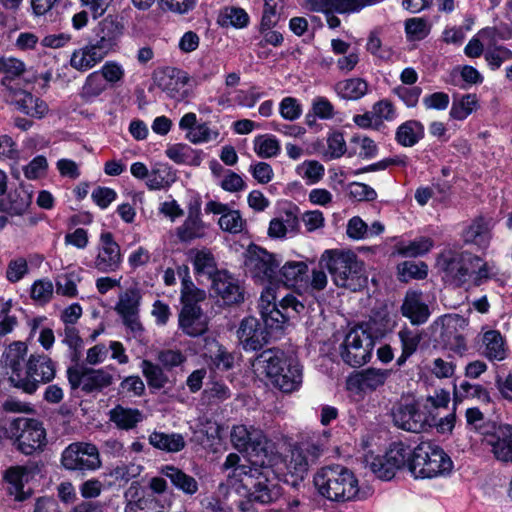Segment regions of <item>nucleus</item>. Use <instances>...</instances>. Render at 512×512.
Segmentation results:
<instances>
[{
    "label": "nucleus",
    "mask_w": 512,
    "mask_h": 512,
    "mask_svg": "<svg viewBox=\"0 0 512 512\" xmlns=\"http://www.w3.org/2000/svg\"><path fill=\"white\" fill-rule=\"evenodd\" d=\"M329 432L322 436L312 434L289 444L284 456L286 482L297 486L307 476L311 466L315 465L326 449Z\"/></svg>",
    "instance_id": "1"
},
{
    "label": "nucleus",
    "mask_w": 512,
    "mask_h": 512,
    "mask_svg": "<svg viewBox=\"0 0 512 512\" xmlns=\"http://www.w3.org/2000/svg\"><path fill=\"white\" fill-rule=\"evenodd\" d=\"M253 365L270 379L271 383L284 393L297 390L302 383V367L295 359H287L277 349L260 353Z\"/></svg>",
    "instance_id": "2"
},
{
    "label": "nucleus",
    "mask_w": 512,
    "mask_h": 512,
    "mask_svg": "<svg viewBox=\"0 0 512 512\" xmlns=\"http://www.w3.org/2000/svg\"><path fill=\"white\" fill-rule=\"evenodd\" d=\"M318 492L332 501H353L361 499L358 479L342 465L322 467L314 476Z\"/></svg>",
    "instance_id": "3"
},
{
    "label": "nucleus",
    "mask_w": 512,
    "mask_h": 512,
    "mask_svg": "<svg viewBox=\"0 0 512 512\" xmlns=\"http://www.w3.org/2000/svg\"><path fill=\"white\" fill-rule=\"evenodd\" d=\"M452 470L453 462L450 456L437 444L423 441L413 449L409 471L415 478L445 477Z\"/></svg>",
    "instance_id": "4"
},
{
    "label": "nucleus",
    "mask_w": 512,
    "mask_h": 512,
    "mask_svg": "<svg viewBox=\"0 0 512 512\" xmlns=\"http://www.w3.org/2000/svg\"><path fill=\"white\" fill-rule=\"evenodd\" d=\"M325 262L334 284L356 291L364 282L363 263L355 253L342 250H326L321 258Z\"/></svg>",
    "instance_id": "5"
},
{
    "label": "nucleus",
    "mask_w": 512,
    "mask_h": 512,
    "mask_svg": "<svg viewBox=\"0 0 512 512\" xmlns=\"http://www.w3.org/2000/svg\"><path fill=\"white\" fill-rule=\"evenodd\" d=\"M206 292L197 288L189 278L182 280L179 327L189 336H199L207 330L206 317L198 303L204 301Z\"/></svg>",
    "instance_id": "6"
},
{
    "label": "nucleus",
    "mask_w": 512,
    "mask_h": 512,
    "mask_svg": "<svg viewBox=\"0 0 512 512\" xmlns=\"http://www.w3.org/2000/svg\"><path fill=\"white\" fill-rule=\"evenodd\" d=\"M275 299L276 297L271 288L263 291L260 297V314L267 329H281L289 318L305 310L304 304L293 295L283 297L279 306L275 303Z\"/></svg>",
    "instance_id": "7"
},
{
    "label": "nucleus",
    "mask_w": 512,
    "mask_h": 512,
    "mask_svg": "<svg viewBox=\"0 0 512 512\" xmlns=\"http://www.w3.org/2000/svg\"><path fill=\"white\" fill-rule=\"evenodd\" d=\"M10 439L21 453L31 455L44 446L46 432L40 421L18 417L10 423Z\"/></svg>",
    "instance_id": "8"
},
{
    "label": "nucleus",
    "mask_w": 512,
    "mask_h": 512,
    "mask_svg": "<svg viewBox=\"0 0 512 512\" xmlns=\"http://www.w3.org/2000/svg\"><path fill=\"white\" fill-rule=\"evenodd\" d=\"M232 446L244 453L250 461L263 460L267 457L268 439L263 430L253 425H234L230 432Z\"/></svg>",
    "instance_id": "9"
},
{
    "label": "nucleus",
    "mask_w": 512,
    "mask_h": 512,
    "mask_svg": "<svg viewBox=\"0 0 512 512\" xmlns=\"http://www.w3.org/2000/svg\"><path fill=\"white\" fill-rule=\"evenodd\" d=\"M473 254L467 251L444 249L436 259V267L443 274V279L450 284L461 287L468 281V270Z\"/></svg>",
    "instance_id": "10"
},
{
    "label": "nucleus",
    "mask_w": 512,
    "mask_h": 512,
    "mask_svg": "<svg viewBox=\"0 0 512 512\" xmlns=\"http://www.w3.org/2000/svg\"><path fill=\"white\" fill-rule=\"evenodd\" d=\"M280 262L277 255L259 246L250 245L246 252L245 268L256 281L272 283L278 278Z\"/></svg>",
    "instance_id": "11"
},
{
    "label": "nucleus",
    "mask_w": 512,
    "mask_h": 512,
    "mask_svg": "<svg viewBox=\"0 0 512 512\" xmlns=\"http://www.w3.org/2000/svg\"><path fill=\"white\" fill-rule=\"evenodd\" d=\"M55 363L44 354H32L26 363V372L23 378H19L16 387L26 393H34L40 383H48L55 378Z\"/></svg>",
    "instance_id": "12"
},
{
    "label": "nucleus",
    "mask_w": 512,
    "mask_h": 512,
    "mask_svg": "<svg viewBox=\"0 0 512 512\" xmlns=\"http://www.w3.org/2000/svg\"><path fill=\"white\" fill-rule=\"evenodd\" d=\"M374 345L369 336L361 328H352L345 336L340 348L342 360L351 367L366 364L371 356Z\"/></svg>",
    "instance_id": "13"
},
{
    "label": "nucleus",
    "mask_w": 512,
    "mask_h": 512,
    "mask_svg": "<svg viewBox=\"0 0 512 512\" xmlns=\"http://www.w3.org/2000/svg\"><path fill=\"white\" fill-rule=\"evenodd\" d=\"M61 462L67 470H96L101 466L97 447L83 442H75L66 447Z\"/></svg>",
    "instance_id": "14"
},
{
    "label": "nucleus",
    "mask_w": 512,
    "mask_h": 512,
    "mask_svg": "<svg viewBox=\"0 0 512 512\" xmlns=\"http://www.w3.org/2000/svg\"><path fill=\"white\" fill-rule=\"evenodd\" d=\"M124 30L125 27L121 20L108 15L94 29V38L91 42L98 51L107 56L119 49Z\"/></svg>",
    "instance_id": "15"
},
{
    "label": "nucleus",
    "mask_w": 512,
    "mask_h": 512,
    "mask_svg": "<svg viewBox=\"0 0 512 512\" xmlns=\"http://www.w3.org/2000/svg\"><path fill=\"white\" fill-rule=\"evenodd\" d=\"M121 261L120 246L114 240L112 233H102L98 253L94 260V268L103 273L114 272L120 267Z\"/></svg>",
    "instance_id": "16"
},
{
    "label": "nucleus",
    "mask_w": 512,
    "mask_h": 512,
    "mask_svg": "<svg viewBox=\"0 0 512 512\" xmlns=\"http://www.w3.org/2000/svg\"><path fill=\"white\" fill-rule=\"evenodd\" d=\"M271 472L269 467L259 466L256 476L249 478L252 486V499L258 500L260 505L276 502L282 495L281 486L268 477Z\"/></svg>",
    "instance_id": "17"
},
{
    "label": "nucleus",
    "mask_w": 512,
    "mask_h": 512,
    "mask_svg": "<svg viewBox=\"0 0 512 512\" xmlns=\"http://www.w3.org/2000/svg\"><path fill=\"white\" fill-rule=\"evenodd\" d=\"M189 80V75L185 71L167 67L158 78V87L171 99L182 101L189 95Z\"/></svg>",
    "instance_id": "18"
},
{
    "label": "nucleus",
    "mask_w": 512,
    "mask_h": 512,
    "mask_svg": "<svg viewBox=\"0 0 512 512\" xmlns=\"http://www.w3.org/2000/svg\"><path fill=\"white\" fill-rule=\"evenodd\" d=\"M212 281V291L224 304L232 305L243 301V290L239 282L226 270L216 273Z\"/></svg>",
    "instance_id": "19"
},
{
    "label": "nucleus",
    "mask_w": 512,
    "mask_h": 512,
    "mask_svg": "<svg viewBox=\"0 0 512 512\" xmlns=\"http://www.w3.org/2000/svg\"><path fill=\"white\" fill-rule=\"evenodd\" d=\"M467 326L468 320L461 315L450 314L443 318L442 339L450 350L459 354L466 351V340L459 330H463Z\"/></svg>",
    "instance_id": "20"
},
{
    "label": "nucleus",
    "mask_w": 512,
    "mask_h": 512,
    "mask_svg": "<svg viewBox=\"0 0 512 512\" xmlns=\"http://www.w3.org/2000/svg\"><path fill=\"white\" fill-rule=\"evenodd\" d=\"M6 97L19 111L28 116L40 119L48 113V105L43 100L18 87L7 91Z\"/></svg>",
    "instance_id": "21"
},
{
    "label": "nucleus",
    "mask_w": 512,
    "mask_h": 512,
    "mask_svg": "<svg viewBox=\"0 0 512 512\" xmlns=\"http://www.w3.org/2000/svg\"><path fill=\"white\" fill-rule=\"evenodd\" d=\"M237 337L246 351H254L261 349L267 343L268 332L256 318L246 317L240 323Z\"/></svg>",
    "instance_id": "22"
},
{
    "label": "nucleus",
    "mask_w": 512,
    "mask_h": 512,
    "mask_svg": "<svg viewBox=\"0 0 512 512\" xmlns=\"http://www.w3.org/2000/svg\"><path fill=\"white\" fill-rule=\"evenodd\" d=\"M394 424L405 431L420 433L427 426L426 415L413 404L400 405L392 413Z\"/></svg>",
    "instance_id": "23"
},
{
    "label": "nucleus",
    "mask_w": 512,
    "mask_h": 512,
    "mask_svg": "<svg viewBox=\"0 0 512 512\" xmlns=\"http://www.w3.org/2000/svg\"><path fill=\"white\" fill-rule=\"evenodd\" d=\"M27 345L22 341H15L8 345L1 357L0 365L11 370L10 381L16 387L19 378H23V363L27 355Z\"/></svg>",
    "instance_id": "24"
},
{
    "label": "nucleus",
    "mask_w": 512,
    "mask_h": 512,
    "mask_svg": "<svg viewBox=\"0 0 512 512\" xmlns=\"http://www.w3.org/2000/svg\"><path fill=\"white\" fill-rule=\"evenodd\" d=\"M389 375V370L368 368L349 377L347 384L361 392L374 391L385 384Z\"/></svg>",
    "instance_id": "25"
},
{
    "label": "nucleus",
    "mask_w": 512,
    "mask_h": 512,
    "mask_svg": "<svg viewBox=\"0 0 512 512\" xmlns=\"http://www.w3.org/2000/svg\"><path fill=\"white\" fill-rule=\"evenodd\" d=\"M495 458L502 462L512 463V427L498 426L487 438Z\"/></svg>",
    "instance_id": "26"
},
{
    "label": "nucleus",
    "mask_w": 512,
    "mask_h": 512,
    "mask_svg": "<svg viewBox=\"0 0 512 512\" xmlns=\"http://www.w3.org/2000/svg\"><path fill=\"white\" fill-rule=\"evenodd\" d=\"M401 312L413 325L424 324L430 316L429 308L422 299V293L417 291L406 293Z\"/></svg>",
    "instance_id": "27"
},
{
    "label": "nucleus",
    "mask_w": 512,
    "mask_h": 512,
    "mask_svg": "<svg viewBox=\"0 0 512 512\" xmlns=\"http://www.w3.org/2000/svg\"><path fill=\"white\" fill-rule=\"evenodd\" d=\"M108 418L117 429L129 431L144 420V414L137 408L118 404L109 410Z\"/></svg>",
    "instance_id": "28"
},
{
    "label": "nucleus",
    "mask_w": 512,
    "mask_h": 512,
    "mask_svg": "<svg viewBox=\"0 0 512 512\" xmlns=\"http://www.w3.org/2000/svg\"><path fill=\"white\" fill-rule=\"evenodd\" d=\"M204 356L209 359V365L216 370L227 371L234 366V355L216 340L206 341Z\"/></svg>",
    "instance_id": "29"
},
{
    "label": "nucleus",
    "mask_w": 512,
    "mask_h": 512,
    "mask_svg": "<svg viewBox=\"0 0 512 512\" xmlns=\"http://www.w3.org/2000/svg\"><path fill=\"white\" fill-rule=\"evenodd\" d=\"M106 56L98 51L92 42L86 46L75 50L70 58V65L77 71H87L98 63H100Z\"/></svg>",
    "instance_id": "30"
},
{
    "label": "nucleus",
    "mask_w": 512,
    "mask_h": 512,
    "mask_svg": "<svg viewBox=\"0 0 512 512\" xmlns=\"http://www.w3.org/2000/svg\"><path fill=\"white\" fill-rule=\"evenodd\" d=\"M188 255L197 275L207 276L213 280L216 273L220 271L217 269L215 257L209 249H191Z\"/></svg>",
    "instance_id": "31"
},
{
    "label": "nucleus",
    "mask_w": 512,
    "mask_h": 512,
    "mask_svg": "<svg viewBox=\"0 0 512 512\" xmlns=\"http://www.w3.org/2000/svg\"><path fill=\"white\" fill-rule=\"evenodd\" d=\"M380 0H311L314 11L333 9L338 13L356 12Z\"/></svg>",
    "instance_id": "32"
},
{
    "label": "nucleus",
    "mask_w": 512,
    "mask_h": 512,
    "mask_svg": "<svg viewBox=\"0 0 512 512\" xmlns=\"http://www.w3.org/2000/svg\"><path fill=\"white\" fill-rule=\"evenodd\" d=\"M240 461L241 458L237 453H230L227 455L222 465V469L224 471H230L228 473L229 477H236L242 480V476H246L248 478L256 476L259 466L264 465L263 460L258 461L253 459V461H250L251 465L241 464Z\"/></svg>",
    "instance_id": "33"
},
{
    "label": "nucleus",
    "mask_w": 512,
    "mask_h": 512,
    "mask_svg": "<svg viewBox=\"0 0 512 512\" xmlns=\"http://www.w3.org/2000/svg\"><path fill=\"white\" fill-rule=\"evenodd\" d=\"M466 244H474L480 249H486L491 240V232L488 223L484 219L474 220L462 233Z\"/></svg>",
    "instance_id": "34"
},
{
    "label": "nucleus",
    "mask_w": 512,
    "mask_h": 512,
    "mask_svg": "<svg viewBox=\"0 0 512 512\" xmlns=\"http://www.w3.org/2000/svg\"><path fill=\"white\" fill-rule=\"evenodd\" d=\"M424 137V126L417 120H408L396 130L395 139L403 147H413Z\"/></svg>",
    "instance_id": "35"
},
{
    "label": "nucleus",
    "mask_w": 512,
    "mask_h": 512,
    "mask_svg": "<svg viewBox=\"0 0 512 512\" xmlns=\"http://www.w3.org/2000/svg\"><path fill=\"white\" fill-rule=\"evenodd\" d=\"M149 443L154 448L168 452L176 453L185 447L184 437L179 433H164L154 431L149 435Z\"/></svg>",
    "instance_id": "36"
},
{
    "label": "nucleus",
    "mask_w": 512,
    "mask_h": 512,
    "mask_svg": "<svg viewBox=\"0 0 512 512\" xmlns=\"http://www.w3.org/2000/svg\"><path fill=\"white\" fill-rule=\"evenodd\" d=\"M413 450L403 442H393L385 453L388 466L397 473L398 470L408 467L412 458Z\"/></svg>",
    "instance_id": "37"
},
{
    "label": "nucleus",
    "mask_w": 512,
    "mask_h": 512,
    "mask_svg": "<svg viewBox=\"0 0 512 512\" xmlns=\"http://www.w3.org/2000/svg\"><path fill=\"white\" fill-rule=\"evenodd\" d=\"M497 275L495 266L473 254L472 263L468 270V280L471 279L474 286H480Z\"/></svg>",
    "instance_id": "38"
},
{
    "label": "nucleus",
    "mask_w": 512,
    "mask_h": 512,
    "mask_svg": "<svg viewBox=\"0 0 512 512\" xmlns=\"http://www.w3.org/2000/svg\"><path fill=\"white\" fill-rule=\"evenodd\" d=\"M205 224L198 212H190L184 223L177 228V236L183 242L201 238L205 234Z\"/></svg>",
    "instance_id": "39"
},
{
    "label": "nucleus",
    "mask_w": 512,
    "mask_h": 512,
    "mask_svg": "<svg viewBox=\"0 0 512 512\" xmlns=\"http://www.w3.org/2000/svg\"><path fill=\"white\" fill-rule=\"evenodd\" d=\"M162 474L170 479L172 484L186 494L193 495L198 490V483L190 475L174 466H165L162 468Z\"/></svg>",
    "instance_id": "40"
},
{
    "label": "nucleus",
    "mask_w": 512,
    "mask_h": 512,
    "mask_svg": "<svg viewBox=\"0 0 512 512\" xmlns=\"http://www.w3.org/2000/svg\"><path fill=\"white\" fill-rule=\"evenodd\" d=\"M336 93L343 99L358 100L368 91V84L362 78H350L335 85Z\"/></svg>",
    "instance_id": "41"
},
{
    "label": "nucleus",
    "mask_w": 512,
    "mask_h": 512,
    "mask_svg": "<svg viewBox=\"0 0 512 512\" xmlns=\"http://www.w3.org/2000/svg\"><path fill=\"white\" fill-rule=\"evenodd\" d=\"M142 293L137 287H130L119 295L115 310L120 316L139 313Z\"/></svg>",
    "instance_id": "42"
},
{
    "label": "nucleus",
    "mask_w": 512,
    "mask_h": 512,
    "mask_svg": "<svg viewBox=\"0 0 512 512\" xmlns=\"http://www.w3.org/2000/svg\"><path fill=\"white\" fill-rule=\"evenodd\" d=\"M482 342L485 346L484 354L490 360H503L506 348L503 337L497 330H489L483 334Z\"/></svg>",
    "instance_id": "43"
},
{
    "label": "nucleus",
    "mask_w": 512,
    "mask_h": 512,
    "mask_svg": "<svg viewBox=\"0 0 512 512\" xmlns=\"http://www.w3.org/2000/svg\"><path fill=\"white\" fill-rule=\"evenodd\" d=\"M479 108L476 94H465L454 98L449 115L452 119L462 121Z\"/></svg>",
    "instance_id": "44"
},
{
    "label": "nucleus",
    "mask_w": 512,
    "mask_h": 512,
    "mask_svg": "<svg viewBox=\"0 0 512 512\" xmlns=\"http://www.w3.org/2000/svg\"><path fill=\"white\" fill-rule=\"evenodd\" d=\"M106 89L107 85L104 82L103 76L100 72L94 71L86 77L79 96L84 102L89 103L94 101Z\"/></svg>",
    "instance_id": "45"
},
{
    "label": "nucleus",
    "mask_w": 512,
    "mask_h": 512,
    "mask_svg": "<svg viewBox=\"0 0 512 512\" xmlns=\"http://www.w3.org/2000/svg\"><path fill=\"white\" fill-rule=\"evenodd\" d=\"M175 181V174L167 164H156L149 171L146 186L150 190H160L171 185Z\"/></svg>",
    "instance_id": "46"
},
{
    "label": "nucleus",
    "mask_w": 512,
    "mask_h": 512,
    "mask_svg": "<svg viewBox=\"0 0 512 512\" xmlns=\"http://www.w3.org/2000/svg\"><path fill=\"white\" fill-rule=\"evenodd\" d=\"M113 383V376L104 369H85L84 392L101 391Z\"/></svg>",
    "instance_id": "47"
},
{
    "label": "nucleus",
    "mask_w": 512,
    "mask_h": 512,
    "mask_svg": "<svg viewBox=\"0 0 512 512\" xmlns=\"http://www.w3.org/2000/svg\"><path fill=\"white\" fill-rule=\"evenodd\" d=\"M363 463L377 478L381 480H391L396 475L388 466L385 455L379 456L368 452L363 457Z\"/></svg>",
    "instance_id": "48"
},
{
    "label": "nucleus",
    "mask_w": 512,
    "mask_h": 512,
    "mask_svg": "<svg viewBox=\"0 0 512 512\" xmlns=\"http://www.w3.org/2000/svg\"><path fill=\"white\" fill-rule=\"evenodd\" d=\"M308 266L303 261H288L278 270L279 280L287 286H293L302 281Z\"/></svg>",
    "instance_id": "49"
},
{
    "label": "nucleus",
    "mask_w": 512,
    "mask_h": 512,
    "mask_svg": "<svg viewBox=\"0 0 512 512\" xmlns=\"http://www.w3.org/2000/svg\"><path fill=\"white\" fill-rule=\"evenodd\" d=\"M25 65L22 61L15 58H1L0 59V72L4 74L1 84L9 91L15 88L13 80L23 74Z\"/></svg>",
    "instance_id": "50"
},
{
    "label": "nucleus",
    "mask_w": 512,
    "mask_h": 512,
    "mask_svg": "<svg viewBox=\"0 0 512 512\" xmlns=\"http://www.w3.org/2000/svg\"><path fill=\"white\" fill-rule=\"evenodd\" d=\"M27 476L24 467H12L6 471L5 479L9 483V493L15 496L18 501L27 499L30 494L23 491V479Z\"/></svg>",
    "instance_id": "51"
},
{
    "label": "nucleus",
    "mask_w": 512,
    "mask_h": 512,
    "mask_svg": "<svg viewBox=\"0 0 512 512\" xmlns=\"http://www.w3.org/2000/svg\"><path fill=\"white\" fill-rule=\"evenodd\" d=\"M141 371L150 387L163 388L168 382V377L163 369L149 360H143L140 364Z\"/></svg>",
    "instance_id": "52"
},
{
    "label": "nucleus",
    "mask_w": 512,
    "mask_h": 512,
    "mask_svg": "<svg viewBox=\"0 0 512 512\" xmlns=\"http://www.w3.org/2000/svg\"><path fill=\"white\" fill-rule=\"evenodd\" d=\"M467 425L476 432L488 437L497 427L489 422L478 408H468L465 413Z\"/></svg>",
    "instance_id": "53"
},
{
    "label": "nucleus",
    "mask_w": 512,
    "mask_h": 512,
    "mask_svg": "<svg viewBox=\"0 0 512 512\" xmlns=\"http://www.w3.org/2000/svg\"><path fill=\"white\" fill-rule=\"evenodd\" d=\"M434 246L433 240L428 237H420L409 243H401L397 251L404 257H418L428 253Z\"/></svg>",
    "instance_id": "54"
},
{
    "label": "nucleus",
    "mask_w": 512,
    "mask_h": 512,
    "mask_svg": "<svg viewBox=\"0 0 512 512\" xmlns=\"http://www.w3.org/2000/svg\"><path fill=\"white\" fill-rule=\"evenodd\" d=\"M296 172L306 180V184L318 183L324 176V166L316 160H306L297 166Z\"/></svg>",
    "instance_id": "55"
},
{
    "label": "nucleus",
    "mask_w": 512,
    "mask_h": 512,
    "mask_svg": "<svg viewBox=\"0 0 512 512\" xmlns=\"http://www.w3.org/2000/svg\"><path fill=\"white\" fill-rule=\"evenodd\" d=\"M248 21L249 17L245 10L237 7H227L219 16V23L224 27L243 28Z\"/></svg>",
    "instance_id": "56"
},
{
    "label": "nucleus",
    "mask_w": 512,
    "mask_h": 512,
    "mask_svg": "<svg viewBox=\"0 0 512 512\" xmlns=\"http://www.w3.org/2000/svg\"><path fill=\"white\" fill-rule=\"evenodd\" d=\"M62 342L69 347L71 360L74 362L79 361L84 342L79 335L78 329L73 325H66Z\"/></svg>",
    "instance_id": "57"
},
{
    "label": "nucleus",
    "mask_w": 512,
    "mask_h": 512,
    "mask_svg": "<svg viewBox=\"0 0 512 512\" xmlns=\"http://www.w3.org/2000/svg\"><path fill=\"white\" fill-rule=\"evenodd\" d=\"M218 224L223 231L238 234L245 229L246 221L239 210L230 209L225 215L220 216Z\"/></svg>",
    "instance_id": "58"
},
{
    "label": "nucleus",
    "mask_w": 512,
    "mask_h": 512,
    "mask_svg": "<svg viewBox=\"0 0 512 512\" xmlns=\"http://www.w3.org/2000/svg\"><path fill=\"white\" fill-rule=\"evenodd\" d=\"M54 293V285L49 279L36 280L30 290L31 298L40 304L48 303Z\"/></svg>",
    "instance_id": "59"
},
{
    "label": "nucleus",
    "mask_w": 512,
    "mask_h": 512,
    "mask_svg": "<svg viewBox=\"0 0 512 512\" xmlns=\"http://www.w3.org/2000/svg\"><path fill=\"white\" fill-rule=\"evenodd\" d=\"M356 328H361V330L364 331V333L370 337L373 345H375V342L378 339L384 337L386 333L390 330L388 321H384L383 319L378 320L376 318H371L367 322H364L361 325L356 326Z\"/></svg>",
    "instance_id": "60"
},
{
    "label": "nucleus",
    "mask_w": 512,
    "mask_h": 512,
    "mask_svg": "<svg viewBox=\"0 0 512 512\" xmlns=\"http://www.w3.org/2000/svg\"><path fill=\"white\" fill-rule=\"evenodd\" d=\"M297 225L298 219L292 215H287L286 220L274 218L270 221L268 235L272 238H282L289 229H296Z\"/></svg>",
    "instance_id": "61"
},
{
    "label": "nucleus",
    "mask_w": 512,
    "mask_h": 512,
    "mask_svg": "<svg viewBox=\"0 0 512 512\" xmlns=\"http://www.w3.org/2000/svg\"><path fill=\"white\" fill-rule=\"evenodd\" d=\"M218 136L219 132L211 129L207 123L198 124L186 134V138L193 144L210 142L216 140Z\"/></svg>",
    "instance_id": "62"
},
{
    "label": "nucleus",
    "mask_w": 512,
    "mask_h": 512,
    "mask_svg": "<svg viewBox=\"0 0 512 512\" xmlns=\"http://www.w3.org/2000/svg\"><path fill=\"white\" fill-rule=\"evenodd\" d=\"M255 152L262 158H271L280 152L279 141L270 136L258 137L255 141Z\"/></svg>",
    "instance_id": "63"
},
{
    "label": "nucleus",
    "mask_w": 512,
    "mask_h": 512,
    "mask_svg": "<svg viewBox=\"0 0 512 512\" xmlns=\"http://www.w3.org/2000/svg\"><path fill=\"white\" fill-rule=\"evenodd\" d=\"M283 8V0H264L261 26L268 29L276 25L279 13Z\"/></svg>",
    "instance_id": "64"
}]
</instances>
